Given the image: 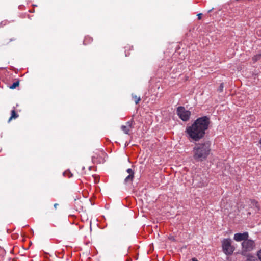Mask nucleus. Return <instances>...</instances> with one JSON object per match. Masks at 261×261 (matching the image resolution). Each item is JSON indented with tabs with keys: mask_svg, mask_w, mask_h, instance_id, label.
Returning a JSON list of instances; mask_svg holds the SVG:
<instances>
[{
	"mask_svg": "<svg viewBox=\"0 0 261 261\" xmlns=\"http://www.w3.org/2000/svg\"><path fill=\"white\" fill-rule=\"evenodd\" d=\"M57 205H58V204L57 203H55V204H54V206H55V207H56V206H57Z\"/></svg>",
	"mask_w": 261,
	"mask_h": 261,
	"instance_id": "27",
	"label": "nucleus"
},
{
	"mask_svg": "<svg viewBox=\"0 0 261 261\" xmlns=\"http://www.w3.org/2000/svg\"><path fill=\"white\" fill-rule=\"evenodd\" d=\"M132 97L134 98L135 103L138 104L139 102L140 101L141 98L140 97H138L136 95L132 94Z\"/></svg>",
	"mask_w": 261,
	"mask_h": 261,
	"instance_id": "14",
	"label": "nucleus"
},
{
	"mask_svg": "<svg viewBox=\"0 0 261 261\" xmlns=\"http://www.w3.org/2000/svg\"><path fill=\"white\" fill-rule=\"evenodd\" d=\"M85 41H86V39H85V40H84V42H83L84 44H85Z\"/></svg>",
	"mask_w": 261,
	"mask_h": 261,
	"instance_id": "29",
	"label": "nucleus"
},
{
	"mask_svg": "<svg viewBox=\"0 0 261 261\" xmlns=\"http://www.w3.org/2000/svg\"><path fill=\"white\" fill-rule=\"evenodd\" d=\"M248 234L247 232L243 233H238L234 234V239L237 241H244L247 239Z\"/></svg>",
	"mask_w": 261,
	"mask_h": 261,
	"instance_id": "6",
	"label": "nucleus"
},
{
	"mask_svg": "<svg viewBox=\"0 0 261 261\" xmlns=\"http://www.w3.org/2000/svg\"><path fill=\"white\" fill-rule=\"evenodd\" d=\"M2 150V148L0 147V151Z\"/></svg>",
	"mask_w": 261,
	"mask_h": 261,
	"instance_id": "30",
	"label": "nucleus"
},
{
	"mask_svg": "<svg viewBox=\"0 0 261 261\" xmlns=\"http://www.w3.org/2000/svg\"><path fill=\"white\" fill-rule=\"evenodd\" d=\"M19 84V81H17L14 82L12 84V85H11L10 86V88L12 89H14L16 88L17 86H18Z\"/></svg>",
	"mask_w": 261,
	"mask_h": 261,
	"instance_id": "12",
	"label": "nucleus"
},
{
	"mask_svg": "<svg viewBox=\"0 0 261 261\" xmlns=\"http://www.w3.org/2000/svg\"><path fill=\"white\" fill-rule=\"evenodd\" d=\"M192 261H198L197 258H192Z\"/></svg>",
	"mask_w": 261,
	"mask_h": 261,
	"instance_id": "23",
	"label": "nucleus"
},
{
	"mask_svg": "<svg viewBox=\"0 0 261 261\" xmlns=\"http://www.w3.org/2000/svg\"><path fill=\"white\" fill-rule=\"evenodd\" d=\"M96 159H97L94 156L92 157V160L93 162H97Z\"/></svg>",
	"mask_w": 261,
	"mask_h": 261,
	"instance_id": "19",
	"label": "nucleus"
},
{
	"mask_svg": "<svg viewBox=\"0 0 261 261\" xmlns=\"http://www.w3.org/2000/svg\"><path fill=\"white\" fill-rule=\"evenodd\" d=\"M11 229H7V232L8 233H11V231H10Z\"/></svg>",
	"mask_w": 261,
	"mask_h": 261,
	"instance_id": "25",
	"label": "nucleus"
},
{
	"mask_svg": "<svg viewBox=\"0 0 261 261\" xmlns=\"http://www.w3.org/2000/svg\"><path fill=\"white\" fill-rule=\"evenodd\" d=\"M12 238L14 239H16L18 238V234H12Z\"/></svg>",
	"mask_w": 261,
	"mask_h": 261,
	"instance_id": "20",
	"label": "nucleus"
},
{
	"mask_svg": "<svg viewBox=\"0 0 261 261\" xmlns=\"http://www.w3.org/2000/svg\"><path fill=\"white\" fill-rule=\"evenodd\" d=\"M212 9L208 10V13H210V12H211V11H212Z\"/></svg>",
	"mask_w": 261,
	"mask_h": 261,
	"instance_id": "28",
	"label": "nucleus"
},
{
	"mask_svg": "<svg viewBox=\"0 0 261 261\" xmlns=\"http://www.w3.org/2000/svg\"><path fill=\"white\" fill-rule=\"evenodd\" d=\"M169 238V239H170V240H173V241H174V240H175L174 238V237H173V236H170Z\"/></svg>",
	"mask_w": 261,
	"mask_h": 261,
	"instance_id": "22",
	"label": "nucleus"
},
{
	"mask_svg": "<svg viewBox=\"0 0 261 261\" xmlns=\"http://www.w3.org/2000/svg\"><path fill=\"white\" fill-rule=\"evenodd\" d=\"M211 151V143L209 141L196 144L193 148V158L195 160L201 162L205 160Z\"/></svg>",
	"mask_w": 261,
	"mask_h": 261,
	"instance_id": "2",
	"label": "nucleus"
},
{
	"mask_svg": "<svg viewBox=\"0 0 261 261\" xmlns=\"http://www.w3.org/2000/svg\"><path fill=\"white\" fill-rule=\"evenodd\" d=\"M15 40V38L10 39L9 42Z\"/></svg>",
	"mask_w": 261,
	"mask_h": 261,
	"instance_id": "24",
	"label": "nucleus"
},
{
	"mask_svg": "<svg viewBox=\"0 0 261 261\" xmlns=\"http://www.w3.org/2000/svg\"><path fill=\"white\" fill-rule=\"evenodd\" d=\"M247 261H257V260H251V259H248L247 260Z\"/></svg>",
	"mask_w": 261,
	"mask_h": 261,
	"instance_id": "26",
	"label": "nucleus"
},
{
	"mask_svg": "<svg viewBox=\"0 0 261 261\" xmlns=\"http://www.w3.org/2000/svg\"><path fill=\"white\" fill-rule=\"evenodd\" d=\"M176 114L179 118L185 122L188 121L191 115V112L186 110L183 106H179L177 108Z\"/></svg>",
	"mask_w": 261,
	"mask_h": 261,
	"instance_id": "4",
	"label": "nucleus"
},
{
	"mask_svg": "<svg viewBox=\"0 0 261 261\" xmlns=\"http://www.w3.org/2000/svg\"><path fill=\"white\" fill-rule=\"evenodd\" d=\"M201 13H199L197 15L198 19H200L201 18Z\"/></svg>",
	"mask_w": 261,
	"mask_h": 261,
	"instance_id": "21",
	"label": "nucleus"
},
{
	"mask_svg": "<svg viewBox=\"0 0 261 261\" xmlns=\"http://www.w3.org/2000/svg\"><path fill=\"white\" fill-rule=\"evenodd\" d=\"M231 244L232 241L229 239H225L222 242L223 251L226 255H232L234 250V247Z\"/></svg>",
	"mask_w": 261,
	"mask_h": 261,
	"instance_id": "3",
	"label": "nucleus"
},
{
	"mask_svg": "<svg viewBox=\"0 0 261 261\" xmlns=\"http://www.w3.org/2000/svg\"><path fill=\"white\" fill-rule=\"evenodd\" d=\"M63 175L65 176H67L68 178H70L72 177L73 175L69 170H67L63 173Z\"/></svg>",
	"mask_w": 261,
	"mask_h": 261,
	"instance_id": "15",
	"label": "nucleus"
},
{
	"mask_svg": "<svg viewBox=\"0 0 261 261\" xmlns=\"http://www.w3.org/2000/svg\"><path fill=\"white\" fill-rule=\"evenodd\" d=\"M260 58H261V50L259 51L257 54L255 55L252 57V61H253L254 63H255V62H257V61H258L259 60H260Z\"/></svg>",
	"mask_w": 261,
	"mask_h": 261,
	"instance_id": "10",
	"label": "nucleus"
},
{
	"mask_svg": "<svg viewBox=\"0 0 261 261\" xmlns=\"http://www.w3.org/2000/svg\"><path fill=\"white\" fill-rule=\"evenodd\" d=\"M242 254L243 255H247V252H250L255 248V244L253 241L251 240H244L242 243Z\"/></svg>",
	"mask_w": 261,
	"mask_h": 261,
	"instance_id": "5",
	"label": "nucleus"
},
{
	"mask_svg": "<svg viewBox=\"0 0 261 261\" xmlns=\"http://www.w3.org/2000/svg\"><path fill=\"white\" fill-rule=\"evenodd\" d=\"M126 172L129 175H134L135 173L134 171L130 168H128L126 170Z\"/></svg>",
	"mask_w": 261,
	"mask_h": 261,
	"instance_id": "16",
	"label": "nucleus"
},
{
	"mask_svg": "<svg viewBox=\"0 0 261 261\" xmlns=\"http://www.w3.org/2000/svg\"><path fill=\"white\" fill-rule=\"evenodd\" d=\"M223 88H224V83H221V84L220 85L219 88H218V90L220 92H221L223 91Z\"/></svg>",
	"mask_w": 261,
	"mask_h": 261,
	"instance_id": "17",
	"label": "nucleus"
},
{
	"mask_svg": "<svg viewBox=\"0 0 261 261\" xmlns=\"http://www.w3.org/2000/svg\"><path fill=\"white\" fill-rule=\"evenodd\" d=\"M121 129L123 131V132L126 134H129L130 132V129H129L127 126L122 125L121 126Z\"/></svg>",
	"mask_w": 261,
	"mask_h": 261,
	"instance_id": "11",
	"label": "nucleus"
},
{
	"mask_svg": "<svg viewBox=\"0 0 261 261\" xmlns=\"http://www.w3.org/2000/svg\"><path fill=\"white\" fill-rule=\"evenodd\" d=\"M11 117L9 119L8 122H9L12 119H16L18 117V114L16 112L15 110V108H14L13 110L11 111Z\"/></svg>",
	"mask_w": 261,
	"mask_h": 261,
	"instance_id": "9",
	"label": "nucleus"
},
{
	"mask_svg": "<svg viewBox=\"0 0 261 261\" xmlns=\"http://www.w3.org/2000/svg\"><path fill=\"white\" fill-rule=\"evenodd\" d=\"M134 123V121L133 120V119H132L131 120L128 121L126 122V125L128 127H129L130 128H133V124Z\"/></svg>",
	"mask_w": 261,
	"mask_h": 261,
	"instance_id": "13",
	"label": "nucleus"
},
{
	"mask_svg": "<svg viewBox=\"0 0 261 261\" xmlns=\"http://www.w3.org/2000/svg\"><path fill=\"white\" fill-rule=\"evenodd\" d=\"M210 123L208 116L199 117L190 126L186 127L185 132L189 139L198 142L204 137Z\"/></svg>",
	"mask_w": 261,
	"mask_h": 261,
	"instance_id": "1",
	"label": "nucleus"
},
{
	"mask_svg": "<svg viewBox=\"0 0 261 261\" xmlns=\"http://www.w3.org/2000/svg\"><path fill=\"white\" fill-rule=\"evenodd\" d=\"M257 256L259 260L261 261V249L259 251H258Z\"/></svg>",
	"mask_w": 261,
	"mask_h": 261,
	"instance_id": "18",
	"label": "nucleus"
},
{
	"mask_svg": "<svg viewBox=\"0 0 261 261\" xmlns=\"http://www.w3.org/2000/svg\"><path fill=\"white\" fill-rule=\"evenodd\" d=\"M198 179L197 177H195L193 179V184L195 186L199 187H202L206 185V182L203 180L198 181Z\"/></svg>",
	"mask_w": 261,
	"mask_h": 261,
	"instance_id": "7",
	"label": "nucleus"
},
{
	"mask_svg": "<svg viewBox=\"0 0 261 261\" xmlns=\"http://www.w3.org/2000/svg\"><path fill=\"white\" fill-rule=\"evenodd\" d=\"M134 178V175H128L124 180V184L127 185L132 183Z\"/></svg>",
	"mask_w": 261,
	"mask_h": 261,
	"instance_id": "8",
	"label": "nucleus"
}]
</instances>
